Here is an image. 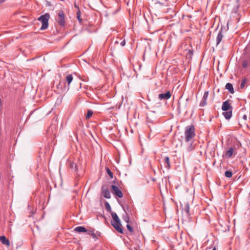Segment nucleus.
Returning a JSON list of instances; mask_svg holds the SVG:
<instances>
[{
	"label": "nucleus",
	"mask_w": 250,
	"mask_h": 250,
	"mask_svg": "<svg viewBox=\"0 0 250 250\" xmlns=\"http://www.w3.org/2000/svg\"><path fill=\"white\" fill-rule=\"evenodd\" d=\"M56 21L62 26L65 24V15L62 11H59L58 13V17L56 19Z\"/></svg>",
	"instance_id": "obj_4"
},
{
	"label": "nucleus",
	"mask_w": 250,
	"mask_h": 250,
	"mask_svg": "<svg viewBox=\"0 0 250 250\" xmlns=\"http://www.w3.org/2000/svg\"><path fill=\"white\" fill-rule=\"evenodd\" d=\"M226 88L231 93H234V91L232 84L230 83H227L226 85Z\"/></svg>",
	"instance_id": "obj_14"
},
{
	"label": "nucleus",
	"mask_w": 250,
	"mask_h": 250,
	"mask_svg": "<svg viewBox=\"0 0 250 250\" xmlns=\"http://www.w3.org/2000/svg\"><path fill=\"white\" fill-rule=\"evenodd\" d=\"M247 82V79H244L242 82H241V85H240V88H244L245 86V84Z\"/></svg>",
	"instance_id": "obj_19"
},
{
	"label": "nucleus",
	"mask_w": 250,
	"mask_h": 250,
	"mask_svg": "<svg viewBox=\"0 0 250 250\" xmlns=\"http://www.w3.org/2000/svg\"><path fill=\"white\" fill-rule=\"evenodd\" d=\"M157 104H158V105H157L158 107H160L161 106V103H158Z\"/></svg>",
	"instance_id": "obj_32"
},
{
	"label": "nucleus",
	"mask_w": 250,
	"mask_h": 250,
	"mask_svg": "<svg viewBox=\"0 0 250 250\" xmlns=\"http://www.w3.org/2000/svg\"><path fill=\"white\" fill-rule=\"evenodd\" d=\"M123 219L125 221L126 223L129 222V218L127 214L126 213L125 215L123 216Z\"/></svg>",
	"instance_id": "obj_25"
},
{
	"label": "nucleus",
	"mask_w": 250,
	"mask_h": 250,
	"mask_svg": "<svg viewBox=\"0 0 250 250\" xmlns=\"http://www.w3.org/2000/svg\"><path fill=\"white\" fill-rule=\"evenodd\" d=\"M102 191L103 196L106 198H110V194L109 191L108 189L105 186H103L102 187Z\"/></svg>",
	"instance_id": "obj_7"
},
{
	"label": "nucleus",
	"mask_w": 250,
	"mask_h": 250,
	"mask_svg": "<svg viewBox=\"0 0 250 250\" xmlns=\"http://www.w3.org/2000/svg\"><path fill=\"white\" fill-rule=\"evenodd\" d=\"M112 193L115 195L117 196L119 198L123 197V193L122 191L118 187L115 185H112L111 186Z\"/></svg>",
	"instance_id": "obj_5"
},
{
	"label": "nucleus",
	"mask_w": 250,
	"mask_h": 250,
	"mask_svg": "<svg viewBox=\"0 0 250 250\" xmlns=\"http://www.w3.org/2000/svg\"><path fill=\"white\" fill-rule=\"evenodd\" d=\"M189 209V206L188 203H185V208L183 209V211L188 214Z\"/></svg>",
	"instance_id": "obj_17"
},
{
	"label": "nucleus",
	"mask_w": 250,
	"mask_h": 250,
	"mask_svg": "<svg viewBox=\"0 0 250 250\" xmlns=\"http://www.w3.org/2000/svg\"><path fill=\"white\" fill-rule=\"evenodd\" d=\"M212 250H216L215 248H213V249H212Z\"/></svg>",
	"instance_id": "obj_33"
},
{
	"label": "nucleus",
	"mask_w": 250,
	"mask_h": 250,
	"mask_svg": "<svg viewBox=\"0 0 250 250\" xmlns=\"http://www.w3.org/2000/svg\"><path fill=\"white\" fill-rule=\"evenodd\" d=\"M93 114V112L91 110H88L87 115H86V118L88 119L90 118Z\"/></svg>",
	"instance_id": "obj_24"
},
{
	"label": "nucleus",
	"mask_w": 250,
	"mask_h": 250,
	"mask_svg": "<svg viewBox=\"0 0 250 250\" xmlns=\"http://www.w3.org/2000/svg\"><path fill=\"white\" fill-rule=\"evenodd\" d=\"M208 95V92L206 91L203 95L202 101L200 103V106H204L207 104V100Z\"/></svg>",
	"instance_id": "obj_9"
},
{
	"label": "nucleus",
	"mask_w": 250,
	"mask_h": 250,
	"mask_svg": "<svg viewBox=\"0 0 250 250\" xmlns=\"http://www.w3.org/2000/svg\"><path fill=\"white\" fill-rule=\"evenodd\" d=\"M106 172L108 174V175L111 177V178H113V173L112 172H111V171L108 168H106Z\"/></svg>",
	"instance_id": "obj_22"
},
{
	"label": "nucleus",
	"mask_w": 250,
	"mask_h": 250,
	"mask_svg": "<svg viewBox=\"0 0 250 250\" xmlns=\"http://www.w3.org/2000/svg\"><path fill=\"white\" fill-rule=\"evenodd\" d=\"M243 65L244 66V67H246L247 66V62H243Z\"/></svg>",
	"instance_id": "obj_29"
},
{
	"label": "nucleus",
	"mask_w": 250,
	"mask_h": 250,
	"mask_svg": "<svg viewBox=\"0 0 250 250\" xmlns=\"http://www.w3.org/2000/svg\"><path fill=\"white\" fill-rule=\"evenodd\" d=\"M66 82L68 83V86L69 85V84H70V83L72 82V80H73V77L72 76V75H68L67 76H66Z\"/></svg>",
	"instance_id": "obj_18"
},
{
	"label": "nucleus",
	"mask_w": 250,
	"mask_h": 250,
	"mask_svg": "<svg viewBox=\"0 0 250 250\" xmlns=\"http://www.w3.org/2000/svg\"><path fill=\"white\" fill-rule=\"evenodd\" d=\"M74 167L76 168V165L75 164H71V167L73 168Z\"/></svg>",
	"instance_id": "obj_30"
},
{
	"label": "nucleus",
	"mask_w": 250,
	"mask_h": 250,
	"mask_svg": "<svg viewBox=\"0 0 250 250\" xmlns=\"http://www.w3.org/2000/svg\"><path fill=\"white\" fill-rule=\"evenodd\" d=\"M232 106H231L230 104L229 103V101H226L224 102H223L222 106V109L224 111H229V110H232Z\"/></svg>",
	"instance_id": "obj_6"
},
{
	"label": "nucleus",
	"mask_w": 250,
	"mask_h": 250,
	"mask_svg": "<svg viewBox=\"0 0 250 250\" xmlns=\"http://www.w3.org/2000/svg\"><path fill=\"white\" fill-rule=\"evenodd\" d=\"M243 119L245 120V121H246L247 119V116L246 115H243Z\"/></svg>",
	"instance_id": "obj_28"
},
{
	"label": "nucleus",
	"mask_w": 250,
	"mask_h": 250,
	"mask_svg": "<svg viewBox=\"0 0 250 250\" xmlns=\"http://www.w3.org/2000/svg\"><path fill=\"white\" fill-rule=\"evenodd\" d=\"M74 6H75V7H76V8H77V9H78V10L79 9V8H78V6H77V4H76V3H75V4H74Z\"/></svg>",
	"instance_id": "obj_31"
},
{
	"label": "nucleus",
	"mask_w": 250,
	"mask_h": 250,
	"mask_svg": "<svg viewBox=\"0 0 250 250\" xmlns=\"http://www.w3.org/2000/svg\"><path fill=\"white\" fill-rule=\"evenodd\" d=\"M126 227H127V229L130 231V232H132L133 231V229L132 228H131V227L129 225H126Z\"/></svg>",
	"instance_id": "obj_26"
},
{
	"label": "nucleus",
	"mask_w": 250,
	"mask_h": 250,
	"mask_svg": "<svg viewBox=\"0 0 250 250\" xmlns=\"http://www.w3.org/2000/svg\"><path fill=\"white\" fill-rule=\"evenodd\" d=\"M223 38V35L221 31H220L216 38V42L217 45H218L221 41L222 39Z\"/></svg>",
	"instance_id": "obj_15"
},
{
	"label": "nucleus",
	"mask_w": 250,
	"mask_h": 250,
	"mask_svg": "<svg viewBox=\"0 0 250 250\" xmlns=\"http://www.w3.org/2000/svg\"><path fill=\"white\" fill-rule=\"evenodd\" d=\"M225 175L226 177L230 178L232 176V173L230 171H226L225 173Z\"/></svg>",
	"instance_id": "obj_20"
},
{
	"label": "nucleus",
	"mask_w": 250,
	"mask_h": 250,
	"mask_svg": "<svg viewBox=\"0 0 250 250\" xmlns=\"http://www.w3.org/2000/svg\"><path fill=\"white\" fill-rule=\"evenodd\" d=\"M171 97V93L170 91H168L166 93H161L159 94L158 99L161 100H167Z\"/></svg>",
	"instance_id": "obj_8"
},
{
	"label": "nucleus",
	"mask_w": 250,
	"mask_h": 250,
	"mask_svg": "<svg viewBox=\"0 0 250 250\" xmlns=\"http://www.w3.org/2000/svg\"><path fill=\"white\" fill-rule=\"evenodd\" d=\"M125 40L121 42V45L122 46H124V45H125Z\"/></svg>",
	"instance_id": "obj_27"
},
{
	"label": "nucleus",
	"mask_w": 250,
	"mask_h": 250,
	"mask_svg": "<svg viewBox=\"0 0 250 250\" xmlns=\"http://www.w3.org/2000/svg\"><path fill=\"white\" fill-rule=\"evenodd\" d=\"M74 230L77 232H85L87 231L86 229L82 226L77 227L75 228Z\"/></svg>",
	"instance_id": "obj_13"
},
{
	"label": "nucleus",
	"mask_w": 250,
	"mask_h": 250,
	"mask_svg": "<svg viewBox=\"0 0 250 250\" xmlns=\"http://www.w3.org/2000/svg\"><path fill=\"white\" fill-rule=\"evenodd\" d=\"M50 18V15L48 13H46L40 17L38 18V21L42 23L41 30H45L47 28L48 26V20Z\"/></svg>",
	"instance_id": "obj_3"
},
{
	"label": "nucleus",
	"mask_w": 250,
	"mask_h": 250,
	"mask_svg": "<svg viewBox=\"0 0 250 250\" xmlns=\"http://www.w3.org/2000/svg\"><path fill=\"white\" fill-rule=\"evenodd\" d=\"M233 151H234L233 148L232 147L230 148L227 151H226L225 155V157H226L227 158H230L233 154Z\"/></svg>",
	"instance_id": "obj_12"
},
{
	"label": "nucleus",
	"mask_w": 250,
	"mask_h": 250,
	"mask_svg": "<svg viewBox=\"0 0 250 250\" xmlns=\"http://www.w3.org/2000/svg\"><path fill=\"white\" fill-rule=\"evenodd\" d=\"M223 115L226 119H229L232 116V110L225 111L223 113Z\"/></svg>",
	"instance_id": "obj_11"
},
{
	"label": "nucleus",
	"mask_w": 250,
	"mask_h": 250,
	"mask_svg": "<svg viewBox=\"0 0 250 250\" xmlns=\"http://www.w3.org/2000/svg\"><path fill=\"white\" fill-rule=\"evenodd\" d=\"M77 17L78 20L81 21L82 20L81 19V11L79 9H78V11L77 12Z\"/></svg>",
	"instance_id": "obj_23"
},
{
	"label": "nucleus",
	"mask_w": 250,
	"mask_h": 250,
	"mask_svg": "<svg viewBox=\"0 0 250 250\" xmlns=\"http://www.w3.org/2000/svg\"><path fill=\"white\" fill-rule=\"evenodd\" d=\"M0 241L4 245H6L7 246H10V242L4 236H0Z\"/></svg>",
	"instance_id": "obj_10"
},
{
	"label": "nucleus",
	"mask_w": 250,
	"mask_h": 250,
	"mask_svg": "<svg viewBox=\"0 0 250 250\" xmlns=\"http://www.w3.org/2000/svg\"><path fill=\"white\" fill-rule=\"evenodd\" d=\"M237 2H238L239 0H236Z\"/></svg>",
	"instance_id": "obj_34"
},
{
	"label": "nucleus",
	"mask_w": 250,
	"mask_h": 250,
	"mask_svg": "<svg viewBox=\"0 0 250 250\" xmlns=\"http://www.w3.org/2000/svg\"><path fill=\"white\" fill-rule=\"evenodd\" d=\"M105 207L106 208V209H107V211H109V212H112L111 211V208L110 207V206L109 205V204L107 202H106L105 203Z\"/></svg>",
	"instance_id": "obj_21"
},
{
	"label": "nucleus",
	"mask_w": 250,
	"mask_h": 250,
	"mask_svg": "<svg viewBox=\"0 0 250 250\" xmlns=\"http://www.w3.org/2000/svg\"><path fill=\"white\" fill-rule=\"evenodd\" d=\"M110 213L113 219V221L111 222L112 225L118 232L121 233H123V232L122 228V225L117 214L113 212H111Z\"/></svg>",
	"instance_id": "obj_1"
},
{
	"label": "nucleus",
	"mask_w": 250,
	"mask_h": 250,
	"mask_svg": "<svg viewBox=\"0 0 250 250\" xmlns=\"http://www.w3.org/2000/svg\"><path fill=\"white\" fill-rule=\"evenodd\" d=\"M185 135V140L187 142L192 141L195 136V128L193 125H189L186 127Z\"/></svg>",
	"instance_id": "obj_2"
},
{
	"label": "nucleus",
	"mask_w": 250,
	"mask_h": 250,
	"mask_svg": "<svg viewBox=\"0 0 250 250\" xmlns=\"http://www.w3.org/2000/svg\"><path fill=\"white\" fill-rule=\"evenodd\" d=\"M164 163L166 165L165 166L166 167L169 168L170 167V162L169 157L167 156L165 157L164 159Z\"/></svg>",
	"instance_id": "obj_16"
}]
</instances>
